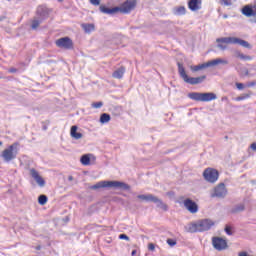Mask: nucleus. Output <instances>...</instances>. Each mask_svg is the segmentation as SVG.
<instances>
[{
    "mask_svg": "<svg viewBox=\"0 0 256 256\" xmlns=\"http://www.w3.org/2000/svg\"><path fill=\"white\" fill-rule=\"evenodd\" d=\"M215 225V222L209 218L198 220L196 223H189L185 226L187 233H203L209 231L211 227Z\"/></svg>",
    "mask_w": 256,
    "mask_h": 256,
    "instance_id": "f257e3e1",
    "label": "nucleus"
},
{
    "mask_svg": "<svg viewBox=\"0 0 256 256\" xmlns=\"http://www.w3.org/2000/svg\"><path fill=\"white\" fill-rule=\"evenodd\" d=\"M112 187L116 189H122V191H131V186L125 182L107 180L97 182L96 184L90 186V189H92L93 191H97L98 189H111Z\"/></svg>",
    "mask_w": 256,
    "mask_h": 256,
    "instance_id": "f03ea898",
    "label": "nucleus"
},
{
    "mask_svg": "<svg viewBox=\"0 0 256 256\" xmlns=\"http://www.w3.org/2000/svg\"><path fill=\"white\" fill-rule=\"evenodd\" d=\"M177 67H178V73L183 79L184 83H188V85H201L205 79H207L206 75H202L199 77H189L187 75V72H185V67L183 66V63L177 62Z\"/></svg>",
    "mask_w": 256,
    "mask_h": 256,
    "instance_id": "7ed1b4c3",
    "label": "nucleus"
},
{
    "mask_svg": "<svg viewBox=\"0 0 256 256\" xmlns=\"http://www.w3.org/2000/svg\"><path fill=\"white\" fill-rule=\"evenodd\" d=\"M137 199L145 201V203H155L158 209H162V211H169V205L153 194H139Z\"/></svg>",
    "mask_w": 256,
    "mask_h": 256,
    "instance_id": "20e7f679",
    "label": "nucleus"
},
{
    "mask_svg": "<svg viewBox=\"0 0 256 256\" xmlns=\"http://www.w3.org/2000/svg\"><path fill=\"white\" fill-rule=\"evenodd\" d=\"M19 142H14L8 148L4 149L1 154L2 159L5 163H10L13 159H17V155L19 153Z\"/></svg>",
    "mask_w": 256,
    "mask_h": 256,
    "instance_id": "39448f33",
    "label": "nucleus"
},
{
    "mask_svg": "<svg viewBox=\"0 0 256 256\" xmlns=\"http://www.w3.org/2000/svg\"><path fill=\"white\" fill-rule=\"evenodd\" d=\"M189 99H192V101H201L203 103H207L209 101H215L217 99V94L213 92H192L188 94Z\"/></svg>",
    "mask_w": 256,
    "mask_h": 256,
    "instance_id": "423d86ee",
    "label": "nucleus"
},
{
    "mask_svg": "<svg viewBox=\"0 0 256 256\" xmlns=\"http://www.w3.org/2000/svg\"><path fill=\"white\" fill-rule=\"evenodd\" d=\"M216 43H226V44H231V45H241V47H244V49H253V46L250 45L249 42L237 38V37H222V38H217Z\"/></svg>",
    "mask_w": 256,
    "mask_h": 256,
    "instance_id": "0eeeda50",
    "label": "nucleus"
},
{
    "mask_svg": "<svg viewBox=\"0 0 256 256\" xmlns=\"http://www.w3.org/2000/svg\"><path fill=\"white\" fill-rule=\"evenodd\" d=\"M229 63L227 60L217 58L206 63H202L195 66H190L192 73H197V71H202V69H207V67H215V65H227Z\"/></svg>",
    "mask_w": 256,
    "mask_h": 256,
    "instance_id": "6e6552de",
    "label": "nucleus"
},
{
    "mask_svg": "<svg viewBox=\"0 0 256 256\" xmlns=\"http://www.w3.org/2000/svg\"><path fill=\"white\" fill-rule=\"evenodd\" d=\"M116 7H118V12L128 14L137 7V0H126L121 6Z\"/></svg>",
    "mask_w": 256,
    "mask_h": 256,
    "instance_id": "1a4fd4ad",
    "label": "nucleus"
},
{
    "mask_svg": "<svg viewBox=\"0 0 256 256\" xmlns=\"http://www.w3.org/2000/svg\"><path fill=\"white\" fill-rule=\"evenodd\" d=\"M203 177L208 183H215L219 179V171L213 168H207L203 172Z\"/></svg>",
    "mask_w": 256,
    "mask_h": 256,
    "instance_id": "9d476101",
    "label": "nucleus"
},
{
    "mask_svg": "<svg viewBox=\"0 0 256 256\" xmlns=\"http://www.w3.org/2000/svg\"><path fill=\"white\" fill-rule=\"evenodd\" d=\"M212 245L216 251H225L229 246L227 245V240L221 237H213Z\"/></svg>",
    "mask_w": 256,
    "mask_h": 256,
    "instance_id": "9b49d317",
    "label": "nucleus"
},
{
    "mask_svg": "<svg viewBox=\"0 0 256 256\" xmlns=\"http://www.w3.org/2000/svg\"><path fill=\"white\" fill-rule=\"evenodd\" d=\"M56 46L60 49L71 50L73 49V40L69 37H62L56 40Z\"/></svg>",
    "mask_w": 256,
    "mask_h": 256,
    "instance_id": "f8f14e48",
    "label": "nucleus"
},
{
    "mask_svg": "<svg viewBox=\"0 0 256 256\" xmlns=\"http://www.w3.org/2000/svg\"><path fill=\"white\" fill-rule=\"evenodd\" d=\"M183 205L185 209L189 211V213L195 214L199 211V205L197 204V202L193 201L191 198H186L183 201Z\"/></svg>",
    "mask_w": 256,
    "mask_h": 256,
    "instance_id": "ddd939ff",
    "label": "nucleus"
},
{
    "mask_svg": "<svg viewBox=\"0 0 256 256\" xmlns=\"http://www.w3.org/2000/svg\"><path fill=\"white\" fill-rule=\"evenodd\" d=\"M211 197H218V199H225L227 197V188L225 187L224 183H220L218 186L215 187L214 193Z\"/></svg>",
    "mask_w": 256,
    "mask_h": 256,
    "instance_id": "4468645a",
    "label": "nucleus"
},
{
    "mask_svg": "<svg viewBox=\"0 0 256 256\" xmlns=\"http://www.w3.org/2000/svg\"><path fill=\"white\" fill-rule=\"evenodd\" d=\"M49 13H51V11L44 5L38 6L36 10L37 17L42 19L43 21L49 18Z\"/></svg>",
    "mask_w": 256,
    "mask_h": 256,
    "instance_id": "2eb2a0df",
    "label": "nucleus"
},
{
    "mask_svg": "<svg viewBox=\"0 0 256 256\" xmlns=\"http://www.w3.org/2000/svg\"><path fill=\"white\" fill-rule=\"evenodd\" d=\"M30 175H31L32 179H34L36 181V183H37V185H39V187L45 186V179H43V177H41V175H39V172L37 170L32 168L30 170Z\"/></svg>",
    "mask_w": 256,
    "mask_h": 256,
    "instance_id": "dca6fc26",
    "label": "nucleus"
},
{
    "mask_svg": "<svg viewBox=\"0 0 256 256\" xmlns=\"http://www.w3.org/2000/svg\"><path fill=\"white\" fill-rule=\"evenodd\" d=\"M99 11L105 15H115V13H119V7L109 8L105 5H100Z\"/></svg>",
    "mask_w": 256,
    "mask_h": 256,
    "instance_id": "f3484780",
    "label": "nucleus"
},
{
    "mask_svg": "<svg viewBox=\"0 0 256 256\" xmlns=\"http://www.w3.org/2000/svg\"><path fill=\"white\" fill-rule=\"evenodd\" d=\"M242 14H244L245 17H255L256 9L252 5H246L242 8Z\"/></svg>",
    "mask_w": 256,
    "mask_h": 256,
    "instance_id": "a211bd4d",
    "label": "nucleus"
},
{
    "mask_svg": "<svg viewBox=\"0 0 256 256\" xmlns=\"http://www.w3.org/2000/svg\"><path fill=\"white\" fill-rule=\"evenodd\" d=\"M201 4L202 0H188V9H190V11H199Z\"/></svg>",
    "mask_w": 256,
    "mask_h": 256,
    "instance_id": "6ab92c4d",
    "label": "nucleus"
},
{
    "mask_svg": "<svg viewBox=\"0 0 256 256\" xmlns=\"http://www.w3.org/2000/svg\"><path fill=\"white\" fill-rule=\"evenodd\" d=\"M78 129H79V127L77 125H73L70 128V135H71L72 139H76V141L79 139H83V133L77 132Z\"/></svg>",
    "mask_w": 256,
    "mask_h": 256,
    "instance_id": "aec40b11",
    "label": "nucleus"
},
{
    "mask_svg": "<svg viewBox=\"0 0 256 256\" xmlns=\"http://www.w3.org/2000/svg\"><path fill=\"white\" fill-rule=\"evenodd\" d=\"M123 75H125V67L121 66L116 71L113 72L112 77L114 79H123Z\"/></svg>",
    "mask_w": 256,
    "mask_h": 256,
    "instance_id": "412c9836",
    "label": "nucleus"
},
{
    "mask_svg": "<svg viewBox=\"0 0 256 256\" xmlns=\"http://www.w3.org/2000/svg\"><path fill=\"white\" fill-rule=\"evenodd\" d=\"M91 157H93V154H84L80 158V163L82 165H91Z\"/></svg>",
    "mask_w": 256,
    "mask_h": 256,
    "instance_id": "4be33fe9",
    "label": "nucleus"
},
{
    "mask_svg": "<svg viewBox=\"0 0 256 256\" xmlns=\"http://www.w3.org/2000/svg\"><path fill=\"white\" fill-rule=\"evenodd\" d=\"M235 57H237L238 59H241V61H251V59H253L251 56L245 55L239 51L235 52Z\"/></svg>",
    "mask_w": 256,
    "mask_h": 256,
    "instance_id": "5701e85b",
    "label": "nucleus"
},
{
    "mask_svg": "<svg viewBox=\"0 0 256 256\" xmlns=\"http://www.w3.org/2000/svg\"><path fill=\"white\" fill-rule=\"evenodd\" d=\"M185 13H187L185 6H178L174 8V15H185Z\"/></svg>",
    "mask_w": 256,
    "mask_h": 256,
    "instance_id": "b1692460",
    "label": "nucleus"
},
{
    "mask_svg": "<svg viewBox=\"0 0 256 256\" xmlns=\"http://www.w3.org/2000/svg\"><path fill=\"white\" fill-rule=\"evenodd\" d=\"M245 211V204H238L231 209V213H241Z\"/></svg>",
    "mask_w": 256,
    "mask_h": 256,
    "instance_id": "393cba45",
    "label": "nucleus"
},
{
    "mask_svg": "<svg viewBox=\"0 0 256 256\" xmlns=\"http://www.w3.org/2000/svg\"><path fill=\"white\" fill-rule=\"evenodd\" d=\"M43 23V19L39 18V17H35L32 20V24H31V29H37L39 27V24Z\"/></svg>",
    "mask_w": 256,
    "mask_h": 256,
    "instance_id": "a878e982",
    "label": "nucleus"
},
{
    "mask_svg": "<svg viewBox=\"0 0 256 256\" xmlns=\"http://www.w3.org/2000/svg\"><path fill=\"white\" fill-rule=\"evenodd\" d=\"M109 121H111V115L107 113H102L100 115V123L105 124V123H109Z\"/></svg>",
    "mask_w": 256,
    "mask_h": 256,
    "instance_id": "bb28decb",
    "label": "nucleus"
},
{
    "mask_svg": "<svg viewBox=\"0 0 256 256\" xmlns=\"http://www.w3.org/2000/svg\"><path fill=\"white\" fill-rule=\"evenodd\" d=\"M82 28L84 29L85 33H91V31H95L94 24H82Z\"/></svg>",
    "mask_w": 256,
    "mask_h": 256,
    "instance_id": "cd10ccee",
    "label": "nucleus"
},
{
    "mask_svg": "<svg viewBox=\"0 0 256 256\" xmlns=\"http://www.w3.org/2000/svg\"><path fill=\"white\" fill-rule=\"evenodd\" d=\"M47 201H49V198L45 194H41L38 197V203L39 205H47Z\"/></svg>",
    "mask_w": 256,
    "mask_h": 256,
    "instance_id": "c85d7f7f",
    "label": "nucleus"
},
{
    "mask_svg": "<svg viewBox=\"0 0 256 256\" xmlns=\"http://www.w3.org/2000/svg\"><path fill=\"white\" fill-rule=\"evenodd\" d=\"M224 231H225L226 235H233V228L229 225L225 226Z\"/></svg>",
    "mask_w": 256,
    "mask_h": 256,
    "instance_id": "c756f323",
    "label": "nucleus"
},
{
    "mask_svg": "<svg viewBox=\"0 0 256 256\" xmlns=\"http://www.w3.org/2000/svg\"><path fill=\"white\" fill-rule=\"evenodd\" d=\"M166 242L170 247H175V245H177V240L175 239L168 238Z\"/></svg>",
    "mask_w": 256,
    "mask_h": 256,
    "instance_id": "7c9ffc66",
    "label": "nucleus"
},
{
    "mask_svg": "<svg viewBox=\"0 0 256 256\" xmlns=\"http://www.w3.org/2000/svg\"><path fill=\"white\" fill-rule=\"evenodd\" d=\"M217 47L218 49H221L222 51H225V49H227V43L225 42H217Z\"/></svg>",
    "mask_w": 256,
    "mask_h": 256,
    "instance_id": "2f4dec72",
    "label": "nucleus"
},
{
    "mask_svg": "<svg viewBox=\"0 0 256 256\" xmlns=\"http://www.w3.org/2000/svg\"><path fill=\"white\" fill-rule=\"evenodd\" d=\"M221 5H225V7H231L233 5V2L231 0H220Z\"/></svg>",
    "mask_w": 256,
    "mask_h": 256,
    "instance_id": "473e14b6",
    "label": "nucleus"
},
{
    "mask_svg": "<svg viewBox=\"0 0 256 256\" xmlns=\"http://www.w3.org/2000/svg\"><path fill=\"white\" fill-rule=\"evenodd\" d=\"M93 109H101L103 107V102H94L92 103Z\"/></svg>",
    "mask_w": 256,
    "mask_h": 256,
    "instance_id": "72a5a7b5",
    "label": "nucleus"
},
{
    "mask_svg": "<svg viewBox=\"0 0 256 256\" xmlns=\"http://www.w3.org/2000/svg\"><path fill=\"white\" fill-rule=\"evenodd\" d=\"M249 94H245L244 96H238L235 98V101H244V99H248Z\"/></svg>",
    "mask_w": 256,
    "mask_h": 256,
    "instance_id": "f704fd0d",
    "label": "nucleus"
},
{
    "mask_svg": "<svg viewBox=\"0 0 256 256\" xmlns=\"http://www.w3.org/2000/svg\"><path fill=\"white\" fill-rule=\"evenodd\" d=\"M91 5H94L95 7L101 5V0H89Z\"/></svg>",
    "mask_w": 256,
    "mask_h": 256,
    "instance_id": "c9c22d12",
    "label": "nucleus"
},
{
    "mask_svg": "<svg viewBox=\"0 0 256 256\" xmlns=\"http://www.w3.org/2000/svg\"><path fill=\"white\" fill-rule=\"evenodd\" d=\"M236 87L239 91H243L245 89V84L243 83H236Z\"/></svg>",
    "mask_w": 256,
    "mask_h": 256,
    "instance_id": "e433bc0d",
    "label": "nucleus"
},
{
    "mask_svg": "<svg viewBox=\"0 0 256 256\" xmlns=\"http://www.w3.org/2000/svg\"><path fill=\"white\" fill-rule=\"evenodd\" d=\"M119 239H123L125 241H130V238H129V236H127V234H120Z\"/></svg>",
    "mask_w": 256,
    "mask_h": 256,
    "instance_id": "4c0bfd02",
    "label": "nucleus"
},
{
    "mask_svg": "<svg viewBox=\"0 0 256 256\" xmlns=\"http://www.w3.org/2000/svg\"><path fill=\"white\" fill-rule=\"evenodd\" d=\"M148 249L149 251H155V244L153 243L148 244Z\"/></svg>",
    "mask_w": 256,
    "mask_h": 256,
    "instance_id": "58836bf2",
    "label": "nucleus"
},
{
    "mask_svg": "<svg viewBox=\"0 0 256 256\" xmlns=\"http://www.w3.org/2000/svg\"><path fill=\"white\" fill-rule=\"evenodd\" d=\"M255 85H256V81H253L248 84V87H255Z\"/></svg>",
    "mask_w": 256,
    "mask_h": 256,
    "instance_id": "ea45409f",
    "label": "nucleus"
},
{
    "mask_svg": "<svg viewBox=\"0 0 256 256\" xmlns=\"http://www.w3.org/2000/svg\"><path fill=\"white\" fill-rule=\"evenodd\" d=\"M250 147H251V149H252L253 151H256V143H252V144L250 145Z\"/></svg>",
    "mask_w": 256,
    "mask_h": 256,
    "instance_id": "a19ab883",
    "label": "nucleus"
},
{
    "mask_svg": "<svg viewBox=\"0 0 256 256\" xmlns=\"http://www.w3.org/2000/svg\"><path fill=\"white\" fill-rule=\"evenodd\" d=\"M9 72H10V73H17V69H16V68H11V69L9 70Z\"/></svg>",
    "mask_w": 256,
    "mask_h": 256,
    "instance_id": "79ce46f5",
    "label": "nucleus"
},
{
    "mask_svg": "<svg viewBox=\"0 0 256 256\" xmlns=\"http://www.w3.org/2000/svg\"><path fill=\"white\" fill-rule=\"evenodd\" d=\"M64 221H65V223H69V216H66V217L64 218Z\"/></svg>",
    "mask_w": 256,
    "mask_h": 256,
    "instance_id": "37998d69",
    "label": "nucleus"
},
{
    "mask_svg": "<svg viewBox=\"0 0 256 256\" xmlns=\"http://www.w3.org/2000/svg\"><path fill=\"white\" fill-rule=\"evenodd\" d=\"M132 256H135L137 255V250H133L132 253H131Z\"/></svg>",
    "mask_w": 256,
    "mask_h": 256,
    "instance_id": "c03bdc74",
    "label": "nucleus"
},
{
    "mask_svg": "<svg viewBox=\"0 0 256 256\" xmlns=\"http://www.w3.org/2000/svg\"><path fill=\"white\" fill-rule=\"evenodd\" d=\"M7 19L5 16H0V21H5Z\"/></svg>",
    "mask_w": 256,
    "mask_h": 256,
    "instance_id": "a18cd8bd",
    "label": "nucleus"
},
{
    "mask_svg": "<svg viewBox=\"0 0 256 256\" xmlns=\"http://www.w3.org/2000/svg\"><path fill=\"white\" fill-rule=\"evenodd\" d=\"M36 251H41V245L36 246Z\"/></svg>",
    "mask_w": 256,
    "mask_h": 256,
    "instance_id": "49530a36",
    "label": "nucleus"
},
{
    "mask_svg": "<svg viewBox=\"0 0 256 256\" xmlns=\"http://www.w3.org/2000/svg\"><path fill=\"white\" fill-rule=\"evenodd\" d=\"M68 181H73V176H69Z\"/></svg>",
    "mask_w": 256,
    "mask_h": 256,
    "instance_id": "de8ad7c7",
    "label": "nucleus"
},
{
    "mask_svg": "<svg viewBox=\"0 0 256 256\" xmlns=\"http://www.w3.org/2000/svg\"><path fill=\"white\" fill-rule=\"evenodd\" d=\"M43 131H47V126H43Z\"/></svg>",
    "mask_w": 256,
    "mask_h": 256,
    "instance_id": "09e8293b",
    "label": "nucleus"
},
{
    "mask_svg": "<svg viewBox=\"0 0 256 256\" xmlns=\"http://www.w3.org/2000/svg\"><path fill=\"white\" fill-rule=\"evenodd\" d=\"M223 18H224V19H227V14H225V15L223 16Z\"/></svg>",
    "mask_w": 256,
    "mask_h": 256,
    "instance_id": "8fccbe9b",
    "label": "nucleus"
},
{
    "mask_svg": "<svg viewBox=\"0 0 256 256\" xmlns=\"http://www.w3.org/2000/svg\"><path fill=\"white\" fill-rule=\"evenodd\" d=\"M59 3H63V0H57Z\"/></svg>",
    "mask_w": 256,
    "mask_h": 256,
    "instance_id": "3c124183",
    "label": "nucleus"
},
{
    "mask_svg": "<svg viewBox=\"0 0 256 256\" xmlns=\"http://www.w3.org/2000/svg\"><path fill=\"white\" fill-rule=\"evenodd\" d=\"M246 75H249V70H246Z\"/></svg>",
    "mask_w": 256,
    "mask_h": 256,
    "instance_id": "603ef678",
    "label": "nucleus"
},
{
    "mask_svg": "<svg viewBox=\"0 0 256 256\" xmlns=\"http://www.w3.org/2000/svg\"><path fill=\"white\" fill-rule=\"evenodd\" d=\"M1 145H3V142L0 141V147H1Z\"/></svg>",
    "mask_w": 256,
    "mask_h": 256,
    "instance_id": "864d4df0",
    "label": "nucleus"
}]
</instances>
